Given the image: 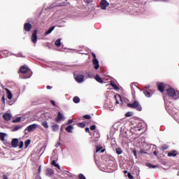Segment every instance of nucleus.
Returning <instances> with one entry per match:
<instances>
[{
	"label": "nucleus",
	"instance_id": "nucleus-5",
	"mask_svg": "<svg viewBox=\"0 0 179 179\" xmlns=\"http://www.w3.org/2000/svg\"><path fill=\"white\" fill-rule=\"evenodd\" d=\"M6 146H11L12 148H17L19 146V140L17 138H13L10 143H7Z\"/></svg>",
	"mask_w": 179,
	"mask_h": 179
},
{
	"label": "nucleus",
	"instance_id": "nucleus-55",
	"mask_svg": "<svg viewBox=\"0 0 179 179\" xmlns=\"http://www.w3.org/2000/svg\"><path fill=\"white\" fill-rule=\"evenodd\" d=\"M90 2H92V0H87V3H90Z\"/></svg>",
	"mask_w": 179,
	"mask_h": 179
},
{
	"label": "nucleus",
	"instance_id": "nucleus-54",
	"mask_svg": "<svg viewBox=\"0 0 179 179\" xmlns=\"http://www.w3.org/2000/svg\"><path fill=\"white\" fill-rule=\"evenodd\" d=\"M127 173H128V171H124V174H127Z\"/></svg>",
	"mask_w": 179,
	"mask_h": 179
},
{
	"label": "nucleus",
	"instance_id": "nucleus-29",
	"mask_svg": "<svg viewBox=\"0 0 179 179\" xmlns=\"http://www.w3.org/2000/svg\"><path fill=\"white\" fill-rule=\"evenodd\" d=\"M78 127H80V128H85V127H86V124L85 122H80L78 123Z\"/></svg>",
	"mask_w": 179,
	"mask_h": 179
},
{
	"label": "nucleus",
	"instance_id": "nucleus-9",
	"mask_svg": "<svg viewBox=\"0 0 179 179\" xmlns=\"http://www.w3.org/2000/svg\"><path fill=\"white\" fill-rule=\"evenodd\" d=\"M31 29H33V25H31L30 22H26L24 24V29L25 31H31Z\"/></svg>",
	"mask_w": 179,
	"mask_h": 179
},
{
	"label": "nucleus",
	"instance_id": "nucleus-10",
	"mask_svg": "<svg viewBox=\"0 0 179 179\" xmlns=\"http://www.w3.org/2000/svg\"><path fill=\"white\" fill-rule=\"evenodd\" d=\"M37 129V124H33L27 127V130L28 132H33V131Z\"/></svg>",
	"mask_w": 179,
	"mask_h": 179
},
{
	"label": "nucleus",
	"instance_id": "nucleus-22",
	"mask_svg": "<svg viewBox=\"0 0 179 179\" xmlns=\"http://www.w3.org/2000/svg\"><path fill=\"white\" fill-rule=\"evenodd\" d=\"M72 129H73V127H72V125H69L67 127H66V131L69 134H71Z\"/></svg>",
	"mask_w": 179,
	"mask_h": 179
},
{
	"label": "nucleus",
	"instance_id": "nucleus-1",
	"mask_svg": "<svg viewBox=\"0 0 179 179\" xmlns=\"http://www.w3.org/2000/svg\"><path fill=\"white\" fill-rule=\"evenodd\" d=\"M20 72L23 79H29V78H31V75H33L31 70L27 66H22L20 68Z\"/></svg>",
	"mask_w": 179,
	"mask_h": 179
},
{
	"label": "nucleus",
	"instance_id": "nucleus-59",
	"mask_svg": "<svg viewBox=\"0 0 179 179\" xmlns=\"http://www.w3.org/2000/svg\"><path fill=\"white\" fill-rule=\"evenodd\" d=\"M155 1H157V0H155Z\"/></svg>",
	"mask_w": 179,
	"mask_h": 179
},
{
	"label": "nucleus",
	"instance_id": "nucleus-13",
	"mask_svg": "<svg viewBox=\"0 0 179 179\" xmlns=\"http://www.w3.org/2000/svg\"><path fill=\"white\" fill-rule=\"evenodd\" d=\"M3 120H5V121H10V120L12 118V115H10V113H5L3 115Z\"/></svg>",
	"mask_w": 179,
	"mask_h": 179
},
{
	"label": "nucleus",
	"instance_id": "nucleus-51",
	"mask_svg": "<svg viewBox=\"0 0 179 179\" xmlns=\"http://www.w3.org/2000/svg\"><path fill=\"white\" fill-rule=\"evenodd\" d=\"M154 155H155V156H157V152H156V151H155Z\"/></svg>",
	"mask_w": 179,
	"mask_h": 179
},
{
	"label": "nucleus",
	"instance_id": "nucleus-4",
	"mask_svg": "<svg viewBox=\"0 0 179 179\" xmlns=\"http://www.w3.org/2000/svg\"><path fill=\"white\" fill-rule=\"evenodd\" d=\"M93 59H92V63L94 65V69H99V68H100V64H99V60L97 59V58L96 57V54L92 53V54Z\"/></svg>",
	"mask_w": 179,
	"mask_h": 179
},
{
	"label": "nucleus",
	"instance_id": "nucleus-41",
	"mask_svg": "<svg viewBox=\"0 0 179 179\" xmlns=\"http://www.w3.org/2000/svg\"><path fill=\"white\" fill-rule=\"evenodd\" d=\"M139 153L141 155H146V151H145V150H141L139 151Z\"/></svg>",
	"mask_w": 179,
	"mask_h": 179
},
{
	"label": "nucleus",
	"instance_id": "nucleus-20",
	"mask_svg": "<svg viewBox=\"0 0 179 179\" xmlns=\"http://www.w3.org/2000/svg\"><path fill=\"white\" fill-rule=\"evenodd\" d=\"M95 80H96V82H99V83H103V80L101 79V77L99 75H96L95 76Z\"/></svg>",
	"mask_w": 179,
	"mask_h": 179
},
{
	"label": "nucleus",
	"instance_id": "nucleus-42",
	"mask_svg": "<svg viewBox=\"0 0 179 179\" xmlns=\"http://www.w3.org/2000/svg\"><path fill=\"white\" fill-rule=\"evenodd\" d=\"M127 176L130 179H134V176H132V175L131 174V173H127Z\"/></svg>",
	"mask_w": 179,
	"mask_h": 179
},
{
	"label": "nucleus",
	"instance_id": "nucleus-14",
	"mask_svg": "<svg viewBox=\"0 0 179 179\" xmlns=\"http://www.w3.org/2000/svg\"><path fill=\"white\" fill-rule=\"evenodd\" d=\"M54 174V171L50 168H48L46 169V176L48 177H51V176H52Z\"/></svg>",
	"mask_w": 179,
	"mask_h": 179
},
{
	"label": "nucleus",
	"instance_id": "nucleus-48",
	"mask_svg": "<svg viewBox=\"0 0 179 179\" xmlns=\"http://www.w3.org/2000/svg\"><path fill=\"white\" fill-rule=\"evenodd\" d=\"M72 122H73V121L72 120H69V122H68L69 124H72Z\"/></svg>",
	"mask_w": 179,
	"mask_h": 179
},
{
	"label": "nucleus",
	"instance_id": "nucleus-6",
	"mask_svg": "<svg viewBox=\"0 0 179 179\" xmlns=\"http://www.w3.org/2000/svg\"><path fill=\"white\" fill-rule=\"evenodd\" d=\"M100 6L102 10H106L107 7L110 6V3L107 2V0H101L100 2Z\"/></svg>",
	"mask_w": 179,
	"mask_h": 179
},
{
	"label": "nucleus",
	"instance_id": "nucleus-15",
	"mask_svg": "<svg viewBox=\"0 0 179 179\" xmlns=\"http://www.w3.org/2000/svg\"><path fill=\"white\" fill-rule=\"evenodd\" d=\"M52 129L53 132H57L59 129V126L57 123H53L52 125Z\"/></svg>",
	"mask_w": 179,
	"mask_h": 179
},
{
	"label": "nucleus",
	"instance_id": "nucleus-53",
	"mask_svg": "<svg viewBox=\"0 0 179 179\" xmlns=\"http://www.w3.org/2000/svg\"><path fill=\"white\" fill-rule=\"evenodd\" d=\"M106 150H101V153H104V151H105Z\"/></svg>",
	"mask_w": 179,
	"mask_h": 179
},
{
	"label": "nucleus",
	"instance_id": "nucleus-28",
	"mask_svg": "<svg viewBox=\"0 0 179 179\" xmlns=\"http://www.w3.org/2000/svg\"><path fill=\"white\" fill-rule=\"evenodd\" d=\"M143 93L146 97H150V92L148 90H144Z\"/></svg>",
	"mask_w": 179,
	"mask_h": 179
},
{
	"label": "nucleus",
	"instance_id": "nucleus-34",
	"mask_svg": "<svg viewBox=\"0 0 179 179\" xmlns=\"http://www.w3.org/2000/svg\"><path fill=\"white\" fill-rule=\"evenodd\" d=\"M146 166H148V167H151L152 169H156V166L152 165V164H150V163H147V164H146Z\"/></svg>",
	"mask_w": 179,
	"mask_h": 179
},
{
	"label": "nucleus",
	"instance_id": "nucleus-40",
	"mask_svg": "<svg viewBox=\"0 0 179 179\" xmlns=\"http://www.w3.org/2000/svg\"><path fill=\"white\" fill-rule=\"evenodd\" d=\"M78 178L79 179H86V177H85V176L82 173L78 175Z\"/></svg>",
	"mask_w": 179,
	"mask_h": 179
},
{
	"label": "nucleus",
	"instance_id": "nucleus-17",
	"mask_svg": "<svg viewBox=\"0 0 179 179\" xmlns=\"http://www.w3.org/2000/svg\"><path fill=\"white\" fill-rule=\"evenodd\" d=\"M110 86L115 89V90H120V87L115 84L113 81H110Z\"/></svg>",
	"mask_w": 179,
	"mask_h": 179
},
{
	"label": "nucleus",
	"instance_id": "nucleus-8",
	"mask_svg": "<svg viewBox=\"0 0 179 179\" xmlns=\"http://www.w3.org/2000/svg\"><path fill=\"white\" fill-rule=\"evenodd\" d=\"M31 38L34 44H36V43H37V29L34 30Z\"/></svg>",
	"mask_w": 179,
	"mask_h": 179
},
{
	"label": "nucleus",
	"instance_id": "nucleus-56",
	"mask_svg": "<svg viewBox=\"0 0 179 179\" xmlns=\"http://www.w3.org/2000/svg\"><path fill=\"white\" fill-rule=\"evenodd\" d=\"M118 97H120V99H121V95H118Z\"/></svg>",
	"mask_w": 179,
	"mask_h": 179
},
{
	"label": "nucleus",
	"instance_id": "nucleus-19",
	"mask_svg": "<svg viewBox=\"0 0 179 179\" xmlns=\"http://www.w3.org/2000/svg\"><path fill=\"white\" fill-rule=\"evenodd\" d=\"M55 29V27H50L48 31L45 32V36H48V34H50V33L52 32V31Z\"/></svg>",
	"mask_w": 179,
	"mask_h": 179
},
{
	"label": "nucleus",
	"instance_id": "nucleus-23",
	"mask_svg": "<svg viewBox=\"0 0 179 179\" xmlns=\"http://www.w3.org/2000/svg\"><path fill=\"white\" fill-rule=\"evenodd\" d=\"M52 166H54L55 167H57V169H61V167L59 166V165L58 164H57V162H55V160H53L51 163Z\"/></svg>",
	"mask_w": 179,
	"mask_h": 179
},
{
	"label": "nucleus",
	"instance_id": "nucleus-46",
	"mask_svg": "<svg viewBox=\"0 0 179 179\" xmlns=\"http://www.w3.org/2000/svg\"><path fill=\"white\" fill-rule=\"evenodd\" d=\"M1 100H2V101H3V103H5V96H2Z\"/></svg>",
	"mask_w": 179,
	"mask_h": 179
},
{
	"label": "nucleus",
	"instance_id": "nucleus-37",
	"mask_svg": "<svg viewBox=\"0 0 179 179\" xmlns=\"http://www.w3.org/2000/svg\"><path fill=\"white\" fill-rule=\"evenodd\" d=\"M167 149H169V145H164L162 146V150H167Z\"/></svg>",
	"mask_w": 179,
	"mask_h": 179
},
{
	"label": "nucleus",
	"instance_id": "nucleus-38",
	"mask_svg": "<svg viewBox=\"0 0 179 179\" xmlns=\"http://www.w3.org/2000/svg\"><path fill=\"white\" fill-rule=\"evenodd\" d=\"M134 129L135 131H141V128L136 127H134V128L131 127V132H134Z\"/></svg>",
	"mask_w": 179,
	"mask_h": 179
},
{
	"label": "nucleus",
	"instance_id": "nucleus-39",
	"mask_svg": "<svg viewBox=\"0 0 179 179\" xmlns=\"http://www.w3.org/2000/svg\"><path fill=\"white\" fill-rule=\"evenodd\" d=\"M24 143H23V141H20V144L18 145L19 146V149H22V148H23Z\"/></svg>",
	"mask_w": 179,
	"mask_h": 179
},
{
	"label": "nucleus",
	"instance_id": "nucleus-27",
	"mask_svg": "<svg viewBox=\"0 0 179 179\" xmlns=\"http://www.w3.org/2000/svg\"><path fill=\"white\" fill-rule=\"evenodd\" d=\"M55 44L57 47H61V39H57Z\"/></svg>",
	"mask_w": 179,
	"mask_h": 179
},
{
	"label": "nucleus",
	"instance_id": "nucleus-7",
	"mask_svg": "<svg viewBox=\"0 0 179 179\" xmlns=\"http://www.w3.org/2000/svg\"><path fill=\"white\" fill-rule=\"evenodd\" d=\"M157 89L160 93H164V87H166V85L164 83H158L157 84Z\"/></svg>",
	"mask_w": 179,
	"mask_h": 179
},
{
	"label": "nucleus",
	"instance_id": "nucleus-33",
	"mask_svg": "<svg viewBox=\"0 0 179 179\" xmlns=\"http://www.w3.org/2000/svg\"><path fill=\"white\" fill-rule=\"evenodd\" d=\"M101 149H103L102 147H100V146H99V145H96V153L100 152V150H101Z\"/></svg>",
	"mask_w": 179,
	"mask_h": 179
},
{
	"label": "nucleus",
	"instance_id": "nucleus-25",
	"mask_svg": "<svg viewBox=\"0 0 179 179\" xmlns=\"http://www.w3.org/2000/svg\"><path fill=\"white\" fill-rule=\"evenodd\" d=\"M5 136H6V134L0 133V139H1V141H5Z\"/></svg>",
	"mask_w": 179,
	"mask_h": 179
},
{
	"label": "nucleus",
	"instance_id": "nucleus-26",
	"mask_svg": "<svg viewBox=\"0 0 179 179\" xmlns=\"http://www.w3.org/2000/svg\"><path fill=\"white\" fill-rule=\"evenodd\" d=\"M31 142V141H30V139H28L25 141L24 143V146L25 148L27 149V148H29V145H30V143Z\"/></svg>",
	"mask_w": 179,
	"mask_h": 179
},
{
	"label": "nucleus",
	"instance_id": "nucleus-58",
	"mask_svg": "<svg viewBox=\"0 0 179 179\" xmlns=\"http://www.w3.org/2000/svg\"><path fill=\"white\" fill-rule=\"evenodd\" d=\"M50 118H52V117H50Z\"/></svg>",
	"mask_w": 179,
	"mask_h": 179
},
{
	"label": "nucleus",
	"instance_id": "nucleus-12",
	"mask_svg": "<svg viewBox=\"0 0 179 179\" xmlns=\"http://www.w3.org/2000/svg\"><path fill=\"white\" fill-rule=\"evenodd\" d=\"M178 155V152L176 150H171V152H168L169 157H176Z\"/></svg>",
	"mask_w": 179,
	"mask_h": 179
},
{
	"label": "nucleus",
	"instance_id": "nucleus-36",
	"mask_svg": "<svg viewBox=\"0 0 179 179\" xmlns=\"http://www.w3.org/2000/svg\"><path fill=\"white\" fill-rule=\"evenodd\" d=\"M20 126H15L13 129V131L15 132L16 131H19V129H20Z\"/></svg>",
	"mask_w": 179,
	"mask_h": 179
},
{
	"label": "nucleus",
	"instance_id": "nucleus-49",
	"mask_svg": "<svg viewBox=\"0 0 179 179\" xmlns=\"http://www.w3.org/2000/svg\"><path fill=\"white\" fill-rule=\"evenodd\" d=\"M46 87H47V89H48V90L52 89V87L50 86V85H48Z\"/></svg>",
	"mask_w": 179,
	"mask_h": 179
},
{
	"label": "nucleus",
	"instance_id": "nucleus-57",
	"mask_svg": "<svg viewBox=\"0 0 179 179\" xmlns=\"http://www.w3.org/2000/svg\"><path fill=\"white\" fill-rule=\"evenodd\" d=\"M41 167H39L38 171H41Z\"/></svg>",
	"mask_w": 179,
	"mask_h": 179
},
{
	"label": "nucleus",
	"instance_id": "nucleus-47",
	"mask_svg": "<svg viewBox=\"0 0 179 179\" xmlns=\"http://www.w3.org/2000/svg\"><path fill=\"white\" fill-rule=\"evenodd\" d=\"M3 179H8V177L6 176V175L3 176Z\"/></svg>",
	"mask_w": 179,
	"mask_h": 179
},
{
	"label": "nucleus",
	"instance_id": "nucleus-45",
	"mask_svg": "<svg viewBox=\"0 0 179 179\" xmlns=\"http://www.w3.org/2000/svg\"><path fill=\"white\" fill-rule=\"evenodd\" d=\"M85 132H90V129L89 127L85 128Z\"/></svg>",
	"mask_w": 179,
	"mask_h": 179
},
{
	"label": "nucleus",
	"instance_id": "nucleus-50",
	"mask_svg": "<svg viewBox=\"0 0 179 179\" xmlns=\"http://www.w3.org/2000/svg\"><path fill=\"white\" fill-rule=\"evenodd\" d=\"M133 153H134V156H136V150H134Z\"/></svg>",
	"mask_w": 179,
	"mask_h": 179
},
{
	"label": "nucleus",
	"instance_id": "nucleus-21",
	"mask_svg": "<svg viewBox=\"0 0 179 179\" xmlns=\"http://www.w3.org/2000/svg\"><path fill=\"white\" fill-rule=\"evenodd\" d=\"M73 103H76V104H78V103H80V99L79 96H74L73 99Z\"/></svg>",
	"mask_w": 179,
	"mask_h": 179
},
{
	"label": "nucleus",
	"instance_id": "nucleus-11",
	"mask_svg": "<svg viewBox=\"0 0 179 179\" xmlns=\"http://www.w3.org/2000/svg\"><path fill=\"white\" fill-rule=\"evenodd\" d=\"M76 80L78 83H82V82H83V80H85V76L80 74V75H78L76 77Z\"/></svg>",
	"mask_w": 179,
	"mask_h": 179
},
{
	"label": "nucleus",
	"instance_id": "nucleus-43",
	"mask_svg": "<svg viewBox=\"0 0 179 179\" xmlns=\"http://www.w3.org/2000/svg\"><path fill=\"white\" fill-rule=\"evenodd\" d=\"M90 129H91V131H94V129H96V125L91 126Z\"/></svg>",
	"mask_w": 179,
	"mask_h": 179
},
{
	"label": "nucleus",
	"instance_id": "nucleus-30",
	"mask_svg": "<svg viewBox=\"0 0 179 179\" xmlns=\"http://www.w3.org/2000/svg\"><path fill=\"white\" fill-rule=\"evenodd\" d=\"M116 153H117V155H122V150L120 148H116Z\"/></svg>",
	"mask_w": 179,
	"mask_h": 179
},
{
	"label": "nucleus",
	"instance_id": "nucleus-31",
	"mask_svg": "<svg viewBox=\"0 0 179 179\" xmlns=\"http://www.w3.org/2000/svg\"><path fill=\"white\" fill-rule=\"evenodd\" d=\"M21 120H22V118L20 117H18L16 119H15L14 120H13V123L20 122Z\"/></svg>",
	"mask_w": 179,
	"mask_h": 179
},
{
	"label": "nucleus",
	"instance_id": "nucleus-44",
	"mask_svg": "<svg viewBox=\"0 0 179 179\" xmlns=\"http://www.w3.org/2000/svg\"><path fill=\"white\" fill-rule=\"evenodd\" d=\"M50 102H51V104H52V106H54V107H55V106H56L55 101L51 100Z\"/></svg>",
	"mask_w": 179,
	"mask_h": 179
},
{
	"label": "nucleus",
	"instance_id": "nucleus-3",
	"mask_svg": "<svg viewBox=\"0 0 179 179\" xmlns=\"http://www.w3.org/2000/svg\"><path fill=\"white\" fill-rule=\"evenodd\" d=\"M129 108H136L137 111H142V106L138 101H134L133 103H127Z\"/></svg>",
	"mask_w": 179,
	"mask_h": 179
},
{
	"label": "nucleus",
	"instance_id": "nucleus-2",
	"mask_svg": "<svg viewBox=\"0 0 179 179\" xmlns=\"http://www.w3.org/2000/svg\"><path fill=\"white\" fill-rule=\"evenodd\" d=\"M166 93L169 97H173V100H178L179 91H176L173 88H168Z\"/></svg>",
	"mask_w": 179,
	"mask_h": 179
},
{
	"label": "nucleus",
	"instance_id": "nucleus-35",
	"mask_svg": "<svg viewBox=\"0 0 179 179\" xmlns=\"http://www.w3.org/2000/svg\"><path fill=\"white\" fill-rule=\"evenodd\" d=\"M83 118H85V120H90L92 118V116H90V115H85L83 116Z\"/></svg>",
	"mask_w": 179,
	"mask_h": 179
},
{
	"label": "nucleus",
	"instance_id": "nucleus-24",
	"mask_svg": "<svg viewBox=\"0 0 179 179\" xmlns=\"http://www.w3.org/2000/svg\"><path fill=\"white\" fill-rule=\"evenodd\" d=\"M41 125H42V127H43V128H45V129L48 128V122H47L45 121L42 122Z\"/></svg>",
	"mask_w": 179,
	"mask_h": 179
},
{
	"label": "nucleus",
	"instance_id": "nucleus-18",
	"mask_svg": "<svg viewBox=\"0 0 179 179\" xmlns=\"http://www.w3.org/2000/svg\"><path fill=\"white\" fill-rule=\"evenodd\" d=\"M6 90L8 94L7 97L8 100H12V97H13L12 92H10V91L8 89H6Z\"/></svg>",
	"mask_w": 179,
	"mask_h": 179
},
{
	"label": "nucleus",
	"instance_id": "nucleus-32",
	"mask_svg": "<svg viewBox=\"0 0 179 179\" xmlns=\"http://www.w3.org/2000/svg\"><path fill=\"white\" fill-rule=\"evenodd\" d=\"M133 115H134V113H132V112H127L125 114V117H132Z\"/></svg>",
	"mask_w": 179,
	"mask_h": 179
},
{
	"label": "nucleus",
	"instance_id": "nucleus-16",
	"mask_svg": "<svg viewBox=\"0 0 179 179\" xmlns=\"http://www.w3.org/2000/svg\"><path fill=\"white\" fill-rule=\"evenodd\" d=\"M62 118H64V115H62V113H61V112H58V115L57 117L55 118V121L57 122H59V121H61Z\"/></svg>",
	"mask_w": 179,
	"mask_h": 179
},
{
	"label": "nucleus",
	"instance_id": "nucleus-52",
	"mask_svg": "<svg viewBox=\"0 0 179 179\" xmlns=\"http://www.w3.org/2000/svg\"><path fill=\"white\" fill-rule=\"evenodd\" d=\"M116 104H120V102L118 101L117 99H116Z\"/></svg>",
	"mask_w": 179,
	"mask_h": 179
}]
</instances>
